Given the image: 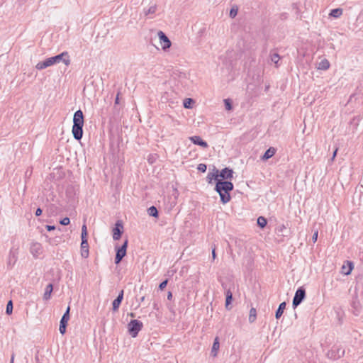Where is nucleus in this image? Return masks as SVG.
<instances>
[{"instance_id": "obj_1", "label": "nucleus", "mask_w": 363, "mask_h": 363, "mask_svg": "<svg viewBox=\"0 0 363 363\" xmlns=\"http://www.w3.org/2000/svg\"><path fill=\"white\" fill-rule=\"evenodd\" d=\"M218 171L216 170L215 173L209 172L206 177L208 183H211L213 179L217 180L215 190L218 193L220 201L225 204L230 201L231 197L230 192L233 189V184L229 181L218 180Z\"/></svg>"}, {"instance_id": "obj_2", "label": "nucleus", "mask_w": 363, "mask_h": 363, "mask_svg": "<svg viewBox=\"0 0 363 363\" xmlns=\"http://www.w3.org/2000/svg\"><path fill=\"white\" fill-rule=\"evenodd\" d=\"M60 62H63L67 66L70 64V60L67 52H63L57 55L47 58L44 61L39 62L36 65L35 68L38 70H41Z\"/></svg>"}, {"instance_id": "obj_3", "label": "nucleus", "mask_w": 363, "mask_h": 363, "mask_svg": "<svg viewBox=\"0 0 363 363\" xmlns=\"http://www.w3.org/2000/svg\"><path fill=\"white\" fill-rule=\"evenodd\" d=\"M84 114L79 109L74 113L72 132L74 139L79 140L83 136Z\"/></svg>"}, {"instance_id": "obj_4", "label": "nucleus", "mask_w": 363, "mask_h": 363, "mask_svg": "<svg viewBox=\"0 0 363 363\" xmlns=\"http://www.w3.org/2000/svg\"><path fill=\"white\" fill-rule=\"evenodd\" d=\"M87 228L86 225L84 224L82 227V233H81V256L84 258H87L89 257V244L87 240Z\"/></svg>"}, {"instance_id": "obj_5", "label": "nucleus", "mask_w": 363, "mask_h": 363, "mask_svg": "<svg viewBox=\"0 0 363 363\" xmlns=\"http://www.w3.org/2000/svg\"><path fill=\"white\" fill-rule=\"evenodd\" d=\"M143 324L138 320H131L128 324V330L132 337H136L142 330Z\"/></svg>"}, {"instance_id": "obj_6", "label": "nucleus", "mask_w": 363, "mask_h": 363, "mask_svg": "<svg viewBox=\"0 0 363 363\" xmlns=\"http://www.w3.org/2000/svg\"><path fill=\"white\" fill-rule=\"evenodd\" d=\"M128 240L126 238L121 247L116 246V257H115V264H118L123 258L126 255V251L128 247Z\"/></svg>"}, {"instance_id": "obj_7", "label": "nucleus", "mask_w": 363, "mask_h": 363, "mask_svg": "<svg viewBox=\"0 0 363 363\" xmlns=\"http://www.w3.org/2000/svg\"><path fill=\"white\" fill-rule=\"evenodd\" d=\"M306 298V290L303 286L299 287L294 295L293 298L292 306L296 308Z\"/></svg>"}, {"instance_id": "obj_8", "label": "nucleus", "mask_w": 363, "mask_h": 363, "mask_svg": "<svg viewBox=\"0 0 363 363\" xmlns=\"http://www.w3.org/2000/svg\"><path fill=\"white\" fill-rule=\"evenodd\" d=\"M157 35L159 37L162 50L165 51L169 49L172 45V43L166 34L164 32L160 30L157 33Z\"/></svg>"}, {"instance_id": "obj_9", "label": "nucleus", "mask_w": 363, "mask_h": 363, "mask_svg": "<svg viewBox=\"0 0 363 363\" xmlns=\"http://www.w3.org/2000/svg\"><path fill=\"white\" fill-rule=\"evenodd\" d=\"M18 250L17 248L12 247L9 254L7 266L9 268H12L18 260Z\"/></svg>"}, {"instance_id": "obj_10", "label": "nucleus", "mask_w": 363, "mask_h": 363, "mask_svg": "<svg viewBox=\"0 0 363 363\" xmlns=\"http://www.w3.org/2000/svg\"><path fill=\"white\" fill-rule=\"evenodd\" d=\"M123 233V225L121 220H118L113 229V239L118 240Z\"/></svg>"}, {"instance_id": "obj_11", "label": "nucleus", "mask_w": 363, "mask_h": 363, "mask_svg": "<svg viewBox=\"0 0 363 363\" xmlns=\"http://www.w3.org/2000/svg\"><path fill=\"white\" fill-rule=\"evenodd\" d=\"M158 8L157 5L155 3H152V1L150 3L148 7H145L143 9V13L145 16H149V18H153L154 15L157 11Z\"/></svg>"}, {"instance_id": "obj_12", "label": "nucleus", "mask_w": 363, "mask_h": 363, "mask_svg": "<svg viewBox=\"0 0 363 363\" xmlns=\"http://www.w3.org/2000/svg\"><path fill=\"white\" fill-rule=\"evenodd\" d=\"M233 171L232 169L228 167H225L223 169L220 174H218V177H221L223 179H230L233 178Z\"/></svg>"}, {"instance_id": "obj_13", "label": "nucleus", "mask_w": 363, "mask_h": 363, "mask_svg": "<svg viewBox=\"0 0 363 363\" xmlns=\"http://www.w3.org/2000/svg\"><path fill=\"white\" fill-rule=\"evenodd\" d=\"M123 294H124V291L123 290H121L118 296L116 297V299L113 300V303H112V306H113V311H116L118 310L119 308V306L123 299Z\"/></svg>"}, {"instance_id": "obj_14", "label": "nucleus", "mask_w": 363, "mask_h": 363, "mask_svg": "<svg viewBox=\"0 0 363 363\" xmlns=\"http://www.w3.org/2000/svg\"><path fill=\"white\" fill-rule=\"evenodd\" d=\"M189 140L195 145H199L202 147H208V144L206 141L202 140L200 136L194 135L189 138Z\"/></svg>"}, {"instance_id": "obj_15", "label": "nucleus", "mask_w": 363, "mask_h": 363, "mask_svg": "<svg viewBox=\"0 0 363 363\" xmlns=\"http://www.w3.org/2000/svg\"><path fill=\"white\" fill-rule=\"evenodd\" d=\"M42 252V246L38 242L33 243L30 247V253L35 257H38Z\"/></svg>"}, {"instance_id": "obj_16", "label": "nucleus", "mask_w": 363, "mask_h": 363, "mask_svg": "<svg viewBox=\"0 0 363 363\" xmlns=\"http://www.w3.org/2000/svg\"><path fill=\"white\" fill-rule=\"evenodd\" d=\"M220 348V342H219V338L218 337H216L214 339L213 346L211 351V355L213 357H217L218 352Z\"/></svg>"}, {"instance_id": "obj_17", "label": "nucleus", "mask_w": 363, "mask_h": 363, "mask_svg": "<svg viewBox=\"0 0 363 363\" xmlns=\"http://www.w3.org/2000/svg\"><path fill=\"white\" fill-rule=\"evenodd\" d=\"M53 291V285L52 284H49L47 285L45 293L43 294V299L44 300H49L51 297V294Z\"/></svg>"}, {"instance_id": "obj_18", "label": "nucleus", "mask_w": 363, "mask_h": 363, "mask_svg": "<svg viewBox=\"0 0 363 363\" xmlns=\"http://www.w3.org/2000/svg\"><path fill=\"white\" fill-rule=\"evenodd\" d=\"M276 152V150L274 147H269L268 150H266L263 156L262 157V160H267L268 159L271 158L274 155Z\"/></svg>"}, {"instance_id": "obj_19", "label": "nucleus", "mask_w": 363, "mask_h": 363, "mask_svg": "<svg viewBox=\"0 0 363 363\" xmlns=\"http://www.w3.org/2000/svg\"><path fill=\"white\" fill-rule=\"evenodd\" d=\"M286 302H282L279 304V306L275 313V318L277 319L280 318L281 316L282 315V314L286 308Z\"/></svg>"}, {"instance_id": "obj_20", "label": "nucleus", "mask_w": 363, "mask_h": 363, "mask_svg": "<svg viewBox=\"0 0 363 363\" xmlns=\"http://www.w3.org/2000/svg\"><path fill=\"white\" fill-rule=\"evenodd\" d=\"M330 67V62L327 59L322 60L317 66L318 69L327 70Z\"/></svg>"}, {"instance_id": "obj_21", "label": "nucleus", "mask_w": 363, "mask_h": 363, "mask_svg": "<svg viewBox=\"0 0 363 363\" xmlns=\"http://www.w3.org/2000/svg\"><path fill=\"white\" fill-rule=\"evenodd\" d=\"M342 15V9L340 8H337L332 9L329 13L330 17L337 18H340Z\"/></svg>"}, {"instance_id": "obj_22", "label": "nucleus", "mask_w": 363, "mask_h": 363, "mask_svg": "<svg viewBox=\"0 0 363 363\" xmlns=\"http://www.w3.org/2000/svg\"><path fill=\"white\" fill-rule=\"evenodd\" d=\"M69 311L70 307L68 306L60 320V324L67 325L68 320H69Z\"/></svg>"}, {"instance_id": "obj_23", "label": "nucleus", "mask_w": 363, "mask_h": 363, "mask_svg": "<svg viewBox=\"0 0 363 363\" xmlns=\"http://www.w3.org/2000/svg\"><path fill=\"white\" fill-rule=\"evenodd\" d=\"M225 296V307L228 308V306L231 303L233 300V293L230 291V289L226 290Z\"/></svg>"}, {"instance_id": "obj_24", "label": "nucleus", "mask_w": 363, "mask_h": 363, "mask_svg": "<svg viewBox=\"0 0 363 363\" xmlns=\"http://www.w3.org/2000/svg\"><path fill=\"white\" fill-rule=\"evenodd\" d=\"M352 307L354 309V314L358 315L360 311V303L357 300H353L352 302Z\"/></svg>"}, {"instance_id": "obj_25", "label": "nucleus", "mask_w": 363, "mask_h": 363, "mask_svg": "<svg viewBox=\"0 0 363 363\" xmlns=\"http://www.w3.org/2000/svg\"><path fill=\"white\" fill-rule=\"evenodd\" d=\"M147 213L150 216H152L155 218H157L159 216L158 211L157 208L154 206L147 208Z\"/></svg>"}, {"instance_id": "obj_26", "label": "nucleus", "mask_w": 363, "mask_h": 363, "mask_svg": "<svg viewBox=\"0 0 363 363\" xmlns=\"http://www.w3.org/2000/svg\"><path fill=\"white\" fill-rule=\"evenodd\" d=\"M257 318V311L255 308H252L250 311L249 314V322L250 323H254Z\"/></svg>"}, {"instance_id": "obj_27", "label": "nucleus", "mask_w": 363, "mask_h": 363, "mask_svg": "<svg viewBox=\"0 0 363 363\" xmlns=\"http://www.w3.org/2000/svg\"><path fill=\"white\" fill-rule=\"evenodd\" d=\"M267 219L264 217L259 216L257 218V225L261 228H264L267 225Z\"/></svg>"}, {"instance_id": "obj_28", "label": "nucleus", "mask_w": 363, "mask_h": 363, "mask_svg": "<svg viewBox=\"0 0 363 363\" xmlns=\"http://www.w3.org/2000/svg\"><path fill=\"white\" fill-rule=\"evenodd\" d=\"M238 7L235 5L233 6L230 11V13H229L230 17L232 18H234L238 13Z\"/></svg>"}, {"instance_id": "obj_29", "label": "nucleus", "mask_w": 363, "mask_h": 363, "mask_svg": "<svg viewBox=\"0 0 363 363\" xmlns=\"http://www.w3.org/2000/svg\"><path fill=\"white\" fill-rule=\"evenodd\" d=\"M12 311H13V302L11 300H10L7 303V305H6V313L8 315H11L12 313Z\"/></svg>"}, {"instance_id": "obj_30", "label": "nucleus", "mask_w": 363, "mask_h": 363, "mask_svg": "<svg viewBox=\"0 0 363 363\" xmlns=\"http://www.w3.org/2000/svg\"><path fill=\"white\" fill-rule=\"evenodd\" d=\"M279 59H280V57H279V54L273 53L272 55H271V60L274 64L277 65Z\"/></svg>"}, {"instance_id": "obj_31", "label": "nucleus", "mask_w": 363, "mask_h": 363, "mask_svg": "<svg viewBox=\"0 0 363 363\" xmlns=\"http://www.w3.org/2000/svg\"><path fill=\"white\" fill-rule=\"evenodd\" d=\"M194 103V100L192 99H186L184 101V106L186 108H191V104Z\"/></svg>"}, {"instance_id": "obj_32", "label": "nucleus", "mask_w": 363, "mask_h": 363, "mask_svg": "<svg viewBox=\"0 0 363 363\" xmlns=\"http://www.w3.org/2000/svg\"><path fill=\"white\" fill-rule=\"evenodd\" d=\"M224 104H225V108L227 110L230 111L232 109V108H233L232 103L229 99H224Z\"/></svg>"}, {"instance_id": "obj_33", "label": "nucleus", "mask_w": 363, "mask_h": 363, "mask_svg": "<svg viewBox=\"0 0 363 363\" xmlns=\"http://www.w3.org/2000/svg\"><path fill=\"white\" fill-rule=\"evenodd\" d=\"M206 169H207L206 165L203 163L199 164L197 167V169L199 172H203V173H204L206 171Z\"/></svg>"}, {"instance_id": "obj_34", "label": "nucleus", "mask_w": 363, "mask_h": 363, "mask_svg": "<svg viewBox=\"0 0 363 363\" xmlns=\"http://www.w3.org/2000/svg\"><path fill=\"white\" fill-rule=\"evenodd\" d=\"M69 223H70V220L68 217H65L60 221V223L62 225H67L69 224Z\"/></svg>"}, {"instance_id": "obj_35", "label": "nucleus", "mask_w": 363, "mask_h": 363, "mask_svg": "<svg viewBox=\"0 0 363 363\" xmlns=\"http://www.w3.org/2000/svg\"><path fill=\"white\" fill-rule=\"evenodd\" d=\"M167 283H168V280L167 279H165L164 281H162L160 285H159V289L160 290H163L167 285Z\"/></svg>"}, {"instance_id": "obj_36", "label": "nucleus", "mask_w": 363, "mask_h": 363, "mask_svg": "<svg viewBox=\"0 0 363 363\" xmlns=\"http://www.w3.org/2000/svg\"><path fill=\"white\" fill-rule=\"evenodd\" d=\"M67 325L60 324L59 330L62 335H64L66 332V328Z\"/></svg>"}, {"instance_id": "obj_37", "label": "nucleus", "mask_w": 363, "mask_h": 363, "mask_svg": "<svg viewBox=\"0 0 363 363\" xmlns=\"http://www.w3.org/2000/svg\"><path fill=\"white\" fill-rule=\"evenodd\" d=\"M286 226L284 225V224H281V225H279L277 228V230L278 231V233H284V230L286 229Z\"/></svg>"}, {"instance_id": "obj_38", "label": "nucleus", "mask_w": 363, "mask_h": 363, "mask_svg": "<svg viewBox=\"0 0 363 363\" xmlns=\"http://www.w3.org/2000/svg\"><path fill=\"white\" fill-rule=\"evenodd\" d=\"M337 151H338V147H336L335 148V150H334V152H333V156H332V158H331V160H332V161H333V160H334V159L335 158V157H336V155H337Z\"/></svg>"}, {"instance_id": "obj_39", "label": "nucleus", "mask_w": 363, "mask_h": 363, "mask_svg": "<svg viewBox=\"0 0 363 363\" xmlns=\"http://www.w3.org/2000/svg\"><path fill=\"white\" fill-rule=\"evenodd\" d=\"M42 212H43L42 209L40 208H38L36 209V211H35V214L36 216H40L42 214Z\"/></svg>"}, {"instance_id": "obj_40", "label": "nucleus", "mask_w": 363, "mask_h": 363, "mask_svg": "<svg viewBox=\"0 0 363 363\" xmlns=\"http://www.w3.org/2000/svg\"><path fill=\"white\" fill-rule=\"evenodd\" d=\"M318 238V231L315 232L314 234L312 236V240L313 242H315Z\"/></svg>"}, {"instance_id": "obj_41", "label": "nucleus", "mask_w": 363, "mask_h": 363, "mask_svg": "<svg viewBox=\"0 0 363 363\" xmlns=\"http://www.w3.org/2000/svg\"><path fill=\"white\" fill-rule=\"evenodd\" d=\"M46 229L48 230V231H51V230H53L55 229V225H46Z\"/></svg>"}, {"instance_id": "obj_42", "label": "nucleus", "mask_w": 363, "mask_h": 363, "mask_svg": "<svg viewBox=\"0 0 363 363\" xmlns=\"http://www.w3.org/2000/svg\"><path fill=\"white\" fill-rule=\"evenodd\" d=\"M119 104V93L117 94V96L115 99V104Z\"/></svg>"}, {"instance_id": "obj_43", "label": "nucleus", "mask_w": 363, "mask_h": 363, "mask_svg": "<svg viewBox=\"0 0 363 363\" xmlns=\"http://www.w3.org/2000/svg\"><path fill=\"white\" fill-rule=\"evenodd\" d=\"M352 269V264L350 262V269H349L347 272H345V274H350V272H351Z\"/></svg>"}, {"instance_id": "obj_44", "label": "nucleus", "mask_w": 363, "mask_h": 363, "mask_svg": "<svg viewBox=\"0 0 363 363\" xmlns=\"http://www.w3.org/2000/svg\"><path fill=\"white\" fill-rule=\"evenodd\" d=\"M172 294L171 291H169L168 294H167V299L168 300H172Z\"/></svg>"}, {"instance_id": "obj_45", "label": "nucleus", "mask_w": 363, "mask_h": 363, "mask_svg": "<svg viewBox=\"0 0 363 363\" xmlns=\"http://www.w3.org/2000/svg\"><path fill=\"white\" fill-rule=\"evenodd\" d=\"M14 358H15V354L13 353L11 357V361L10 363H14Z\"/></svg>"}, {"instance_id": "obj_46", "label": "nucleus", "mask_w": 363, "mask_h": 363, "mask_svg": "<svg viewBox=\"0 0 363 363\" xmlns=\"http://www.w3.org/2000/svg\"><path fill=\"white\" fill-rule=\"evenodd\" d=\"M216 252H215V249H213L212 250V257L213 259H214L216 258Z\"/></svg>"}, {"instance_id": "obj_47", "label": "nucleus", "mask_w": 363, "mask_h": 363, "mask_svg": "<svg viewBox=\"0 0 363 363\" xmlns=\"http://www.w3.org/2000/svg\"><path fill=\"white\" fill-rule=\"evenodd\" d=\"M222 286H223V288L225 291H226V290H228V289H227V285H226L225 284L223 283V284H222Z\"/></svg>"}, {"instance_id": "obj_48", "label": "nucleus", "mask_w": 363, "mask_h": 363, "mask_svg": "<svg viewBox=\"0 0 363 363\" xmlns=\"http://www.w3.org/2000/svg\"><path fill=\"white\" fill-rule=\"evenodd\" d=\"M130 316L134 318L135 316V315L133 313H130Z\"/></svg>"}, {"instance_id": "obj_49", "label": "nucleus", "mask_w": 363, "mask_h": 363, "mask_svg": "<svg viewBox=\"0 0 363 363\" xmlns=\"http://www.w3.org/2000/svg\"><path fill=\"white\" fill-rule=\"evenodd\" d=\"M144 300H145V296H143V297L141 298V300H140V301H143Z\"/></svg>"}, {"instance_id": "obj_50", "label": "nucleus", "mask_w": 363, "mask_h": 363, "mask_svg": "<svg viewBox=\"0 0 363 363\" xmlns=\"http://www.w3.org/2000/svg\"><path fill=\"white\" fill-rule=\"evenodd\" d=\"M361 363H363V362H361Z\"/></svg>"}]
</instances>
